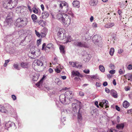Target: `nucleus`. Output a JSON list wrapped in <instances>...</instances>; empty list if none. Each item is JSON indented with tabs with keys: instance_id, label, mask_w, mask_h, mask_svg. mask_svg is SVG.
<instances>
[{
	"instance_id": "f257e3e1",
	"label": "nucleus",
	"mask_w": 132,
	"mask_h": 132,
	"mask_svg": "<svg viewBox=\"0 0 132 132\" xmlns=\"http://www.w3.org/2000/svg\"><path fill=\"white\" fill-rule=\"evenodd\" d=\"M74 93L72 91H67L64 94H61L59 99L61 103L64 104H69L73 98Z\"/></svg>"
},
{
	"instance_id": "f03ea898",
	"label": "nucleus",
	"mask_w": 132,
	"mask_h": 132,
	"mask_svg": "<svg viewBox=\"0 0 132 132\" xmlns=\"http://www.w3.org/2000/svg\"><path fill=\"white\" fill-rule=\"evenodd\" d=\"M61 21L64 26L67 27L70 23L71 17L69 15L67 14H64L63 18Z\"/></svg>"
},
{
	"instance_id": "7ed1b4c3",
	"label": "nucleus",
	"mask_w": 132,
	"mask_h": 132,
	"mask_svg": "<svg viewBox=\"0 0 132 132\" xmlns=\"http://www.w3.org/2000/svg\"><path fill=\"white\" fill-rule=\"evenodd\" d=\"M18 0H9L7 3L6 7L7 9H11L15 7L17 4Z\"/></svg>"
},
{
	"instance_id": "20e7f679",
	"label": "nucleus",
	"mask_w": 132,
	"mask_h": 132,
	"mask_svg": "<svg viewBox=\"0 0 132 132\" xmlns=\"http://www.w3.org/2000/svg\"><path fill=\"white\" fill-rule=\"evenodd\" d=\"M60 7L64 12H67L69 10L68 5V3L65 1L61 2L59 4Z\"/></svg>"
},
{
	"instance_id": "39448f33",
	"label": "nucleus",
	"mask_w": 132,
	"mask_h": 132,
	"mask_svg": "<svg viewBox=\"0 0 132 132\" xmlns=\"http://www.w3.org/2000/svg\"><path fill=\"white\" fill-rule=\"evenodd\" d=\"M12 13H11L9 15V14L6 18L5 21L4 22V25L5 26H10L13 23V21L12 19Z\"/></svg>"
},
{
	"instance_id": "423d86ee",
	"label": "nucleus",
	"mask_w": 132,
	"mask_h": 132,
	"mask_svg": "<svg viewBox=\"0 0 132 132\" xmlns=\"http://www.w3.org/2000/svg\"><path fill=\"white\" fill-rule=\"evenodd\" d=\"M76 103H73L72 104V110L75 113H77V110L79 108V110L80 109L79 107L81 105V103L78 101H76Z\"/></svg>"
},
{
	"instance_id": "0eeeda50",
	"label": "nucleus",
	"mask_w": 132,
	"mask_h": 132,
	"mask_svg": "<svg viewBox=\"0 0 132 132\" xmlns=\"http://www.w3.org/2000/svg\"><path fill=\"white\" fill-rule=\"evenodd\" d=\"M101 40V37L97 35H94L93 38V40L94 43L98 45L100 47L102 46V43L99 45L98 43Z\"/></svg>"
},
{
	"instance_id": "6e6552de",
	"label": "nucleus",
	"mask_w": 132,
	"mask_h": 132,
	"mask_svg": "<svg viewBox=\"0 0 132 132\" xmlns=\"http://www.w3.org/2000/svg\"><path fill=\"white\" fill-rule=\"evenodd\" d=\"M43 65L42 62L39 60H36L34 61L33 63V67L35 69H37V67L41 66H42Z\"/></svg>"
},
{
	"instance_id": "1a4fd4ad",
	"label": "nucleus",
	"mask_w": 132,
	"mask_h": 132,
	"mask_svg": "<svg viewBox=\"0 0 132 132\" xmlns=\"http://www.w3.org/2000/svg\"><path fill=\"white\" fill-rule=\"evenodd\" d=\"M26 10L21 7H17L16 12L17 13H21L22 16H24L26 14Z\"/></svg>"
},
{
	"instance_id": "9d476101",
	"label": "nucleus",
	"mask_w": 132,
	"mask_h": 132,
	"mask_svg": "<svg viewBox=\"0 0 132 132\" xmlns=\"http://www.w3.org/2000/svg\"><path fill=\"white\" fill-rule=\"evenodd\" d=\"M58 37L61 40L64 39L65 42H63V43H67L68 42L71 41V40L69 38H67L66 37L65 34V33L63 35H61L59 37Z\"/></svg>"
},
{
	"instance_id": "9b49d317",
	"label": "nucleus",
	"mask_w": 132,
	"mask_h": 132,
	"mask_svg": "<svg viewBox=\"0 0 132 132\" xmlns=\"http://www.w3.org/2000/svg\"><path fill=\"white\" fill-rule=\"evenodd\" d=\"M108 102L105 100H103L102 102H100L99 103V105L102 108H103V107H105V108H106L107 107H108Z\"/></svg>"
},
{
	"instance_id": "f8f14e48",
	"label": "nucleus",
	"mask_w": 132,
	"mask_h": 132,
	"mask_svg": "<svg viewBox=\"0 0 132 132\" xmlns=\"http://www.w3.org/2000/svg\"><path fill=\"white\" fill-rule=\"evenodd\" d=\"M76 45L80 47H87L88 45L86 43H82L80 42H77L76 43Z\"/></svg>"
},
{
	"instance_id": "ddd939ff",
	"label": "nucleus",
	"mask_w": 132,
	"mask_h": 132,
	"mask_svg": "<svg viewBox=\"0 0 132 132\" xmlns=\"http://www.w3.org/2000/svg\"><path fill=\"white\" fill-rule=\"evenodd\" d=\"M21 21V27H22L25 26L28 23L27 19L26 18H22Z\"/></svg>"
},
{
	"instance_id": "4468645a",
	"label": "nucleus",
	"mask_w": 132,
	"mask_h": 132,
	"mask_svg": "<svg viewBox=\"0 0 132 132\" xmlns=\"http://www.w3.org/2000/svg\"><path fill=\"white\" fill-rule=\"evenodd\" d=\"M13 125H14L15 124L11 122L10 121L6 122L5 123V128L6 129H8L9 128L11 127Z\"/></svg>"
},
{
	"instance_id": "2eb2a0df",
	"label": "nucleus",
	"mask_w": 132,
	"mask_h": 132,
	"mask_svg": "<svg viewBox=\"0 0 132 132\" xmlns=\"http://www.w3.org/2000/svg\"><path fill=\"white\" fill-rule=\"evenodd\" d=\"M21 18H18L16 19L15 22V25L19 27H21Z\"/></svg>"
},
{
	"instance_id": "dca6fc26",
	"label": "nucleus",
	"mask_w": 132,
	"mask_h": 132,
	"mask_svg": "<svg viewBox=\"0 0 132 132\" xmlns=\"http://www.w3.org/2000/svg\"><path fill=\"white\" fill-rule=\"evenodd\" d=\"M110 93L111 95L115 98L118 97V94L117 92L113 89L110 90Z\"/></svg>"
},
{
	"instance_id": "f3484780",
	"label": "nucleus",
	"mask_w": 132,
	"mask_h": 132,
	"mask_svg": "<svg viewBox=\"0 0 132 132\" xmlns=\"http://www.w3.org/2000/svg\"><path fill=\"white\" fill-rule=\"evenodd\" d=\"M114 25L113 22H109L105 25L104 27L106 28H109L112 27Z\"/></svg>"
},
{
	"instance_id": "a211bd4d",
	"label": "nucleus",
	"mask_w": 132,
	"mask_h": 132,
	"mask_svg": "<svg viewBox=\"0 0 132 132\" xmlns=\"http://www.w3.org/2000/svg\"><path fill=\"white\" fill-rule=\"evenodd\" d=\"M98 3V0H90L89 2V4L91 6H95L97 5Z\"/></svg>"
},
{
	"instance_id": "6ab92c4d",
	"label": "nucleus",
	"mask_w": 132,
	"mask_h": 132,
	"mask_svg": "<svg viewBox=\"0 0 132 132\" xmlns=\"http://www.w3.org/2000/svg\"><path fill=\"white\" fill-rule=\"evenodd\" d=\"M72 75L73 76H78L82 77V75L79 72L77 71H73L72 72Z\"/></svg>"
},
{
	"instance_id": "aec40b11",
	"label": "nucleus",
	"mask_w": 132,
	"mask_h": 132,
	"mask_svg": "<svg viewBox=\"0 0 132 132\" xmlns=\"http://www.w3.org/2000/svg\"><path fill=\"white\" fill-rule=\"evenodd\" d=\"M69 63L70 64L72 65V66L74 67H76L77 68H81L82 67V65H77V63L76 62H70Z\"/></svg>"
},
{
	"instance_id": "412c9836",
	"label": "nucleus",
	"mask_w": 132,
	"mask_h": 132,
	"mask_svg": "<svg viewBox=\"0 0 132 132\" xmlns=\"http://www.w3.org/2000/svg\"><path fill=\"white\" fill-rule=\"evenodd\" d=\"M58 30H59L57 34V35L58 37L61 35H63L65 33V31L63 29L58 28Z\"/></svg>"
},
{
	"instance_id": "4be33fe9",
	"label": "nucleus",
	"mask_w": 132,
	"mask_h": 132,
	"mask_svg": "<svg viewBox=\"0 0 132 132\" xmlns=\"http://www.w3.org/2000/svg\"><path fill=\"white\" fill-rule=\"evenodd\" d=\"M65 14L64 13L62 14L60 13H58L56 15V17L58 19L62 21L63 18L64 14Z\"/></svg>"
},
{
	"instance_id": "5701e85b",
	"label": "nucleus",
	"mask_w": 132,
	"mask_h": 132,
	"mask_svg": "<svg viewBox=\"0 0 132 132\" xmlns=\"http://www.w3.org/2000/svg\"><path fill=\"white\" fill-rule=\"evenodd\" d=\"M73 5L75 7L79 8L80 6V3L78 1H75L73 2Z\"/></svg>"
},
{
	"instance_id": "b1692460",
	"label": "nucleus",
	"mask_w": 132,
	"mask_h": 132,
	"mask_svg": "<svg viewBox=\"0 0 132 132\" xmlns=\"http://www.w3.org/2000/svg\"><path fill=\"white\" fill-rule=\"evenodd\" d=\"M125 78L130 81H132V75L130 73L127 74L125 76Z\"/></svg>"
},
{
	"instance_id": "393cba45",
	"label": "nucleus",
	"mask_w": 132,
	"mask_h": 132,
	"mask_svg": "<svg viewBox=\"0 0 132 132\" xmlns=\"http://www.w3.org/2000/svg\"><path fill=\"white\" fill-rule=\"evenodd\" d=\"M124 127V124L123 123L118 124L117 125L116 127L118 129H122Z\"/></svg>"
},
{
	"instance_id": "a878e982",
	"label": "nucleus",
	"mask_w": 132,
	"mask_h": 132,
	"mask_svg": "<svg viewBox=\"0 0 132 132\" xmlns=\"http://www.w3.org/2000/svg\"><path fill=\"white\" fill-rule=\"evenodd\" d=\"M88 30L87 32H86L85 34V40H89L91 38V36H90L88 33Z\"/></svg>"
},
{
	"instance_id": "bb28decb",
	"label": "nucleus",
	"mask_w": 132,
	"mask_h": 132,
	"mask_svg": "<svg viewBox=\"0 0 132 132\" xmlns=\"http://www.w3.org/2000/svg\"><path fill=\"white\" fill-rule=\"evenodd\" d=\"M46 47L50 50L53 49L54 48V45L51 43L47 44L46 46Z\"/></svg>"
},
{
	"instance_id": "cd10ccee",
	"label": "nucleus",
	"mask_w": 132,
	"mask_h": 132,
	"mask_svg": "<svg viewBox=\"0 0 132 132\" xmlns=\"http://www.w3.org/2000/svg\"><path fill=\"white\" fill-rule=\"evenodd\" d=\"M123 105L124 107L127 108L129 106V103L127 101H125L123 103Z\"/></svg>"
},
{
	"instance_id": "c85d7f7f",
	"label": "nucleus",
	"mask_w": 132,
	"mask_h": 132,
	"mask_svg": "<svg viewBox=\"0 0 132 132\" xmlns=\"http://www.w3.org/2000/svg\"><path fill=\"white\" fill-rule=\"evenodd\" d=\"M49 16V14L48 12H43L42 13V17L43 18H45L48 17Z\"/></svg>"
},
{
	"instance_id": "c756f323",
	"label": "nucleus",
	"mask_w": 132,
	"mask_h": 132,
	"mask_svg": "<svg viewBox=\"0 0 132 132\" xmlns=\"http://www.w3.org/2000/svg\"><path fill=\"white\" fill-rule=\"evenodd\" d=\"M43 78H42L39 82L36 84V85L38 87H40V86L42 85V84L43 82Z\"/></svg>"
},
{
	"instance_id": "7c9ffc66",
	"label": "nucleus",
	"mask_w": 132,
	"mask_h": 132,
	"mask_svg": "<svg viewBox=\"0 0 132 132\" xmlns=\"http://www.w3.org/2000/svg\"><path fill=\"white\" fill-rule=\"evenodd\" d=\"M99 68L100 70L102 72H104L105 71V68L102 65H100L99 66Z\"/></svg>"
},
{
	"instance_id": "2f4dec72",
	"label": "nucleus",
	"mask_w": 132,
	"mask_h": 132,
	"mask_svg": "<svg viewBox=\"0 0 132 132\" xmlns=\"http://www.w3.org/2000/svg\"><path fill=\"white\" fill-rule=\"evenodd\" d=\"M39 25L43 27L45 25V23L42 20H40L38 22Z\"/></svg>"
},
{
	"instance_id": "473e14b6",
	"label": "nucleus",
	"mask_w": 132,
	"mask_h": 132,
	"mask_svg": "<svg viewBox=\"0 0 132 132\" xmlns=\"http://www.w3.org/2000/svg\"><path fill=\"white\" fill-rule=\"evenodd\" d=\"M21 66L23 68H27L28 67V64L26 63L22 62L21 64Z\"/></svg>"
},
{
	"instance_id": "72a5a7b5",
	"label": "nucleus",
	"mask_w": 132,
	"mask_h": 132,
	"mask_svg": "<svg viewBox=\"0 0 132 132\" xmlns=\"http://www.w3.org/2000/svg\"><path fill=\"white\" fill-rule=\"evenodd\" d=\"M31 18L34 22H35V20L37 18V16L35 14H33L31 15Z\"/></svg>"
},
{
	"instance_id": "f704fd0d",
	"label": "nucleus",
	"mask_w": 132,
	"mask_h": 132,
	"mask_svg": "<svg viewBox=\"0 0 132 132\" xmlns=\"http://www.w3.org/2000/svg\"><path fill=\"white\" fill-rule=\"evenodd\" d=\"M60 49L61 52L62 54H64L65 51L64 50V48L63 46L62 45H60Z\"/></svg>"
},
{
	"instance_id": "c9c22d12",
	"label": "nucleus",
	"mask_w": 132,
	"mask_h": 132,
	"mask_svg": "<svg viewBox=\"0 0 132 132\" xmlns=\"http://www.w3.org/2000/svg\"><path fill=\"white\" fill-rule=\"evenodd\" d=\"M14 68L18 70H19L20 69V68L19 67L18 64H14L13 65Z\"/></svg>"
},
{
	"instance_id": "e433bc0d",
	"label": "nucleus",
	"mask_w": 132,
	"mask_h": 132,
	"mask_svg": "<svg viewBox=\"0 0 132 132\" xmlns=\"http://www.w3.org/2000/svg\"><path fill=\"white\" fill-rule=\"evenodd\" d=\"M78 121H81L82 119V116L81 114H80V113H79V112L78 114Z\"/></svg>"
},
{
	"instance_id": "4c0bfd02",
	"label": "nucleus",
	"mask_w": 132,
	"mask_h": 132,
	"mask_svg": "<svg viewBox=\"0 0 132 132\" xmlns=\"http://www.w3.org/2000/svg\"><path fill=\"white\" fill-rule=\"evenodd\" d=\"M33 11L36 14L38 12V9L35 7H34L32 8Z\"/></svg>"
},
{
	"instance_id": "58836bf2",
	"label": "nucleus",
	"mask_w": 132,
	"mask_h": 132,
	"mask_svg": "<svg viewBox=\"0 0 132 132\" xmlns=\"http://www.w3.org/2000/svg\"><path fill=\"white\" fill-rule=\"evenodd\" d=\"M114 52V48H111L110 49V53L111 55L112 56Z\"/></svg>"
},
{
	"instance_id": "ea45409f",
	"label": "nucleus",
	"mask_w": 132,
	"mask_h": 132,
	"mask_svg": "<svg viewBox=\"0 0 132 132\" xmlns=\"http://www.w3.org/2000/svg\"><path fill=\"white\" fill-rule=\"evenodd\" d=\"M55 71L57 73H59L61 71V70L59 68V66L56 67V69H55Z\"/></svg>"
},
{
	"instance_id": "a19ab883",
	"label": "nucleus",
	"mask_w": 132,
	"mask_h": 132,
	"mask_svg": "<svg viewBox=\"0 0 132 132\" xmlns=\"http://www.w3.org/2000/svg\"><path fill=\"white\" fill-rule=\"evenodd\" d=\"M2 110H0V112L4 113H6L7 112V111L5 110L4 108L3 107V109H1Z\"/></svg>"
},
{
	"instance_id": "79ce46f5",
	"label": "nucleus",
	"mask_w": 132,
	"mask_h": 132,
	"mask_svg": "<svg viewBox=\"0 0 132 132\" xmlns=\"http://www.w3.org/2000/svg\"><path fill=\"white\" fill-rule=\"evenodd\" d=\"M57 59L56 57H55L54 58V60L52 62V63L53 64H55L57 63Z\"/></svg>"
},
{
	"instance_id": "37998d69",
	"label": "nucleus",
	"mask_w": 132,
	"mask_h": 132,
	"mask_svg": "<svg viewBox=\"0 0 132 132\" xmlns=\"http://www.w3.org/2000/svg\"><path fill=\"white\" fill-rule=\"evenodd\" d=\"M97 75H93L90 76H89V78L92 79H96L97 78Z\"/></svg>"
},
{
	"instance_id": "c03bdc74",
	"label": "nucleus",
	"mask_w": 132,
	"mask_h": 132,
	"mask_svg": "<svg viewBox=\"0 0 132 132\" xmlns=\"http://www.w3.org/2000/svg\"><path fill=\"white\" fill-rule=\"evenodd\" d=\"M119 72L120 74H122L124 73L125 72V71L124 70H123L121 69H120L119 70Z\"/></svg>"
},
{
	"instance_id": "a18cd8bd",
	"label": "nucleus",
	"mask_w": 132,
	"mask_h": 132,
	"mask_svg": "<svg viewBox=\"0 0 132 132\" xmlns=\"http://www.w3.org/2000/svg\"><path fill=\"white\" fill-rule=\"evenodd\" d=\"M41 43V40L40 39L37 40V44L38 46Z\"/></svg>"
},
{
	"instance_id": "49530a36",
	"label": "nucleus",
	"mask_w": 132,
	"mask_h": 132,
	"mask_svg": "<svg viewBox=\"0 0 132 132\" xmlns=\"http://www.w3.org/2000/svg\"><path fill=\"white\" fill-rule=\"evenodd\" d=\"M35 33L36 35L38 37L40 36V34L39 32L37 31L36 30H35Z\"/></svg>"
},
{
	"instance_id": "de8ad7c7",
	"label": "nucleus",
	"mask_w": 132,
	"mask_h": 132,
	"mask_svg": "<svg viewBox=\"0 0 132 132\" xmlns=\"http://www.w3.org/2000/svg\"><path fill=\"white\" fill-rule=\"evenodd\" d=\"M10 60H8L5 61V62L4 64V66L5 67H6L7 65V63H8L10 61Z\"/></svg>"
},
{
	"instance_id": "09e8293b",
	"label": "nucleus",
	"mask_w": 132,
	"mask_h": 132,
	"mask_svg": "<svg viewBox=\"0 0 132 132\" xmlns=\"http://www.w3.org/2000/svg\"><path fill=\"white\" fill-rule=\"evenodd\" d=\"M92 26L93 27L96 28L97 27V24L95 22L93 24Z\"/></svg>"
},
{
	"instance_id": "8fccbe9b",
	"label": "nucleus",
	"mask_w": 132,
	"mask_h": 132,
	"mask_svg": "<svg viewBox=\"0 0 132 132\" xmlns=\"http://www.w3.org/2000/svg\"><path fill=\"white\" fill-rule=\"evenodd\" d=\"M127 68L129 70H130L132 69V65H129L128 66Z\"/></svg>"
},
{
	"instance_id": "3c124183",
	"label": "nucleus",
	"mask_w": 132,
	"mask_h": 132,
	"mask_svg": "<svg viewBox=\"0 0 132 132\" xmlns=\"http://www.w3.org/2000/svg\"><path fill=\"white\" fill-rule=\"evenodd\" d=\"M115 72V71L114 70H111L109 71V73L112 74H113Z\"/></svg>"
},
{
	"instance_id": "603ef678",
	"label": "nucleus",
	"mask_w": 132,
	"mask_h": 132,
	"mask_svg": "<svg viewBox=\"0 0 132 132\" xmlns=\"http://www.w3.org/2000/svg\"><path fill=\"white\" fill-rule=\"evenodd\" d=\"M46 35L45 33L43 32H41L40 33V36L42 37H44Z\"/></svg>"
},
{
	"instance_id": "864d4df0",
	"label": "nucleus",
	"mask_w": 132,
	"mask_h": 132,
	"mask_svg": "<svg viewBox=\"0 0 132 132\" xmlns=\"http://www.w3.org/2000/svg\"><path fill=\"white\" fill-rule=\"evenodd\" d=\"M123 52V50L122 49H119L118 50V53L119 54H121Z\"/></svg>"
},
{
	"instance_id": "5fc2aeb1",
	"label": "nucleus",
	"mask_w": 132,
	"mask_h": 132,
	"mask_svg": "<svg viewBox=\"0 0 132 132\" xmlns=\"http://www.w3.org/2000/svg\"><path fill=\"white\" fill-rule=\"evenodd\" d=\"M84 72L86 73H88L89 72V70H85L84 71Z\"/></svg>"
},
{
	"instance_id": "6e6d98bb",
	"label": "nucleus",
	"mask_w": 132,
	"mask_h": 132,
	"mask_svg": "<svg viewBox=\"0 0 132 132\" xmlns=\"http://www.w3.org/2000/svg\"><path fill=\"white\" fill-rule=\"evenodd\" d=\"M84 60L86 62H88L89 60V59L88 57L85 58L84 59Z\"/></svg>"
},
{
	"instance_id": "4d7b16f0",
	"label": "nucleus",
	"mask_w": 132,
	"mask_h": 132,
	"mask_svg": "<svg viewBox=\"0 0 132 132\" xmlns=\"http://www.w3.org/2000/svg\"><path fill=\"white\" fill-rule=\"evenodd\" d=\"M96 86L97 87H100L101 86V84L98 82H96Z\"/></svg>"
},
{
	"instance_id": "13d9d810",
	"label": "nucleus",
	"mask_w": 132,
	"mask_h": 132,
	"mask_svg": "<svg viewBox=\"0 0 132 132\" xmlns=\"http://www.w3.org/2000/svg\"><path fill=\"white\" fill-rule=\"evenodd\" d=\"M46 46V44L45 43H44L42 45V50H43L44 49V47Z\"/></svg>"
},
{
	"instance_id": "bf43d9fd",
	"label": "nucleus",
	"mask_w": 132,
	"mask_h": 132,
	"mask_svg": "<svg viewBox=\"0 0 132 132\" xmlns=\"http://www.w3.org/2000/svg\"><path fill=\"white\" fill-rule=\"evenodd\" d=\"M79 94L81 96H83L84 95V93L82 92H80L79 93Z\"/></svg>"
},
{
	"instance_id": "052dcab7",
	"label": "nucleus",
	"mask_w": 132,
	"mask_h": 132,
	"mask_svg": "<svg viewBox=\"0 0 132 132\" xmlns=\"http://www.w3.org/2000/svg\"><path fill=\"white\" fill-rule=\"evenodd\" d=\"M12 97L14 100H16V97L14 95H12Z\"/></svg>"
},
{
	"instance_id": "680f3d73",
	"label": "nucleus",
	"mask_w": 132,
	"mask_h": 132,
	"mask_svg": "<svg viewBox=\"0 0 132 132\" xmlns=\"http://www.w3.org/2000/svg\"><path fill=\"white\" fill-rule=\"evenodd\" d=\"M127 113H132V109L128 110L127 111Z\"/></svg>"
},
{
	"instance_id": "e2e57ef3",
	"label": "nucleus",
	"mask_w": 132,
	"mask_h": 132,
	"mask_svg": "<svg viewBox=\"0 0 132 132\" xmlns=\"http://www.w3.org/2000/svg\"><path fill=\"white\" fill-rule=\"evenodd\" d=\"M116 110L118 111H119L120 110V108L117 105L116 106Z\"/></svg>"
},
{
	"instance_id": "0e129e2a",
	"label": "nucleus",
	"mask_w": 132,
	"mask_h": 132,
	"mask_svg": "<svg viewBox=\"0 0 132 132\" xmlns=\"http://www.w3.org/2000/svg\"><path fill=\"white\" fill-rule=\"evenodd\" d=\"M103 85L104 86H106L108 85L107 82L106 81L104 82L103 83Z\"/></svg>"
},
{
	"instance_id": "69168bd1",
	"label": "nucleus",
	"mask_w": 132,
	"mask_h": 132,
	"mask_svg": "<svg viewBox=\"0 0 132 132\" xmlns=\"http://www.w3.org/2000/svg\"><path fill=\"white\" fill-rule=\"evenodd\" d=\"M105 91L106 93H109L110 92L109 89L108 88H105Z\"/></svg>"
},
{
	"instance_id": "338daca9",
	"label": "nucleus",
	"mask_w": 132,
	"mask_h": 132,
	"mask_svg": "<svg viewBox=\"0 0 132 132\" xmlns=\"http://www.w3.org/2000/svg\"><path fill=\"white\" fill-rule=\"evenodd\" d=\"M38 79V77H33V80L34 81H36Z\"/></svg>"
},
{
	"instance_id": "774afa93",
	"label": "nucleus",
	"mask_w": 132,
	"mask_h": 132,
	"mask_svg": "<svg viewBox=\"0 0 132 132\" xmlns=\"http://www.w3.org/2000/svg\"><path fill=\"white\" fill-rule=\"evenodd\" d=\"M122 12H121V10H118V13L120 15H121V13Z\"/></svg>"
}]
</instances>
